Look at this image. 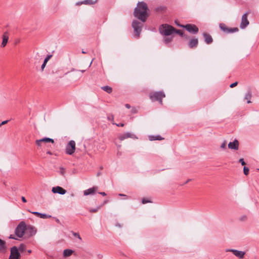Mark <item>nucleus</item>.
I'll use <instances>...</instances> for the list:
<instances>
[{"instance_id":"obj_1","label":"nucleus","mask_w":259,"mask_h":259,"mask_svg":"<svg viewBox=\"0 0 259 259\" xmlns=\"http://www.w3.org/2000/svg\"><path fill=\"white\" fill-rule=\"evenodd\" d=\"M149 9L147 5L144 2H138L135 8L133 15L142 22H145L149 17Z\"/></svg>"},{"instance_id":"obj_2","label":"nucleus","mask_w":259,"mask_h":259,"mask_svg":"<svg viewBox=\"0 0 259 259\" xmlns=\"http://www.w3.org/2000/svg\"><path fill=\"white\" fill-rule=\"evenodd\" d=\"M159 30L161 34L168 36L174 33L175 28L171 25L164 24L160 26Z\"/></svg>"},{"instance_id":"obj_3","label":"nucleus","mask_w":259,"mask_h":259,"mask_svg":"<svg viewBox=\"0 0 259 259\" xmlns=\"http://www.w3.org/2000/svg\"><path fill=\"white\" fill-rule=\"evenodd\" d=\"M165 97V94L162 91L151 92L149 94V98L152 101H158L162 104V98Z\"/></svg>"},{"instance_id":"obj_4","label":"nucleus","mask_w":259,"mask_h":259,"mask_svg":"<svg viewBox=\"0 0 259 259\" xmlns=\"http://www.w3.org/2000/svg\"><path fill=\"white\" fill-rule=\"evenodd\" d=\"M26 230L27 227L26 224L24 222L21 221L16 228L15 233L17 237L21 238L24 235L25 231Z\"/></svg>"},{"instance_id":"obj_5","label":"nucleus","mask_w":259,"mask_h":259,"mask_svg":"<svg viewBox=\"0 0 259 259\" xmlns=\"http://www.w3.org/2000/svg\"><path fill=\"white\" fill-rule=\"evenodd\" d=\"M143 23L137 20H134L132 22V27L134 29L135 35L139 37L143 27Z\"/></svg>"},{"instance_id":"obj_6","label":"nucleus","mask_w":259,"mask_h":259,"mask_svg":"<svg viewBox=\"0 0 259 259\" xmlns=\"http://www.w3.org/2000/svg\"><path fill=\"white\" fill-rule=\"evenodd\" d=\"M177 25L181 27L185 28L189 32L194 34H197L199 31L198 28L194 24H188L185 25H183L177 24Z\"/></svg>"},{"instance_id":"obj_7","label":"nucleus","mask_w":259,"mask_h":259,"mask_svg":"<svg viewBox=\"0 0 259 259\" xmlns=\"http://www.w3.org/2000/svg\"><path fill=\"white\" fill-rule=\"evenodd\" d=\"M75 142L73 140H71L67 144L65 152L68 155H72L75 151Z\"/></svg>"},{"instance_id":"obj_8","label":"nucleus","mask_w":259,"mask_h":259,"mask_svg":"<svg viewBox=\"0 0 259 259\" xmlns=\"http://www.w3.org/2000/svg\"><path fill=\"white\" fill-rule=\"evenodd\" d=\"M20 253L18 248L14 246L11 248V253L9 259H20Z\"/></svg>"},{"instance_id":"obj_9","label":"nucleus","mask_w":259,"mask_h":259,"mask_svg":"<svg viewBox=\"0 0 259 259\" xmlns=\"http://www.w3.org/2000/svg\"><path fill=\"white\" fill-rule=\"evenodd\" d=\"M118 139L120 141H123L125 140V139L130 138L132 139H138L137 137L134 134H132L130 132H127L123 134H119L118 136Z\"/></svg>"},{"instance_id":"obj_10","label":"nucleus","mask_w":259,"mask_h":259,"mask_svg":"<svg viewBox=\"0 0 259 259\" xmlns=\"http://www.w3.org/2000/svg\"><path fill=\"white\" fill-rule=\"evenodd\" d=\"M226 251L232 252L236 256L239 258H243L244 256L245 252L244 251L238 250L234 249H227Z\"/></svg>"},{"instance_id":"obj_11","label":"nucleus","mask_w":259,"mask_h":259,"mask_svg":"<svg viewBox=\"0 0 259 259\" xmlns=\"http://www.w3.org/2000/svg\"><path fill=\"white\" fill-rule=\"evenodd\" d=\"M249 24V21L247 19V13H245L242 16L241 22L240 27L241 29H244Z\"/></svg>"},{"instance_id":"obj_12","label":"nucleus","mask_w":259,"mask_h":259,"mask_svg":"<svg viewBox=\"0 0 259 259\" xmlns=\"http://www.w3.org/2000/svg\"><path fill=\"white\" fill-rule=\"evenodd\" d=\"M52 191L53 193H57L64 195L66 193V190L60 186H56L52 188Z\"/></svg>"},{"instance_id":"obj_13","label":"nucleus","mask_w":259,"mask_h":259,"mask_svg":"<svg viewBox=\"0 0 259 259\" xmlns=\"http://www.w3.org/2000/svg\"><path fill=\"white\" fill-rule=\"evenodd\" d=\"M228 148L230 149L238 150L239 148V142L235 139L233 142L228 144Z\"/></svg>"},{"instance_id":"obj_14","label":"nucleus","mask_w":259,"mask_h":259,"mask_svg":"<svg viewBox=\"0 0 259 259\" xmlns=\"http://www.w3.org/2000/svg\"><path fill=\"white\" fill-rule=\"evenodd\" d=\"M203 36L204 38V41L207 44H210L212 42L213 39L210 34H207L206 32H204L203 33Z\"/></svg>"},{"instance_id":"obj_15","label":"nucleus","mask_w":259,"mask_h":259,"mask_svg":"<svg viewBox=\"0 0 259 259\" xmlns=\"http://www.w3.org/2000/svg\"><path fill=\"white\" fill-rule=\"evenodd\" d=\"M198 44V40L197 38H193L190 40L188 43L189 47L190 48H196Z\"/></svg>"},{"instance_id":"obj_16","label":"nucleus","mask_w":259,"mask_h":259,"mask_svg":"<svg viewBox=\"0 0 259 259\" xmlns=\"http://www.w3.org/2000/svg\"><path fill=\"white\" fill-rule=\"evenodd\" d=\"M97 189V187H93L84 191V195L87 196L90 194H93L95 193Z\"/></svg>"},{"instance_id":"obj_17","label":"nucleus","mask_w":259,"mask_h":259,"mask_svg":"<svg viewBox=\"0 0 259 259\" xmlns=\"http://www.w3.org/2000/svg\"><path fill=\"white\" fill-rule=\"evenodd\" d=\"M9 36H8V33L7 32H5L3 36V41L1 44L2 47H5L8 41Z\"/></svg>"},{"instance_id":"obj_18","label":"nucleus","mask_w":259,"mask_h":259,"mask_svg":"<svg viewBox=\"0 0 259 259\" xmlns=\"http://www.w3.org/2000/svg\"><path fill=\"white\" fill-rule=\"evenodd\" d=\"M30 212L31 213H32V214H34L41 219H48V218L51 217V215H49L46 213H40V212H38L37 211H32V212L30 211Z\"/></svg>"},{"instance_id":"obj_19","label":"nucleus","mask_w":259,"mask_h":259,"mask_svg":"<svg viewBox=\"0 0 259 259\" xmlns=\"http://www.w3.org/2000/svg\"><path fill=\"white\" fill-rule=\"evenodd\" d=\"M7 249L6 242L0 239V253L5 252Z\"/></svg>"},{"instance_id":"obj_20","label":"nucleus","mask_w":259,"mask_h":259,"mask_svg":"<svg viewBox=\"0 0 259 259\" xmlns=\"http://www.w3.org/2000/svg\"><path fill=\"white\" fill-rule=\"evenodd\" d=\"M252 97L251 91L250 90H248L244 97V100H247V103L249 104L251 103L250 99Z\"/></svg>"},{"instance_id":"obj_21","label":"nucleus","mask_w":259,"mask_h":259,"mask_svg":"<svg viewBox=\"0 0 259 259\" xmlns=\"http://www.w3.org/2000/svg\"><path fill=\"white\" fill-rule=\"evenodd\" d=\"M44 142H51L52 143H54V140L53 139L50 138H44L39 140H37V143L39 144V143H44Z\"/></svg>"},{"instance_id":"obj_22","label":"nucleus","mask_w":259,"mask_h":259,"mask_svg":"<svg viewBox=\"0 0 259 259\" xmlns=\"http://www.w3.org/2000/svg\"><path fill=\"white\" fill-rule=\"evenodd\" d=\"M149 139L150 141H155V140H161L164 139V138H162L160 135H150L149 136Z\"/></svg>"},{"instance_id":"obj_23","label":"nucleus","mask_w":259,"mask_h":259,"mask_svg":"<svg viewBox=\"0 0 259 259\" xmlns=\"http://www.w3.org/2000/svg\"><path fill=\"white\" fill-rule=\"evenodd\" d=\"M27 230H28L31 236L35 235L36 233V230L35 229V228L31 226H28L27 227Z\"/></svg>"},{"instance_id":"obj_24","label":"nucleus","mask_w":259,"mask_h":259,"mask_svg":"<svg viewBox=\"0 0 259 259\" xmlns=\"http://www.w3.org/2000/svg\"><path fill=\"white\" fill-rule=\"evenodd\" d=\"M73 250L69 249H66L63 251V255L64 256H69L72 254Z\"/></svg>"},{"instance_id":"obj_25","label":"nucleus","mask_w":259,"mask_h":259,"mask_svg":"<svg viewBox=\"0 0 259 259\" xmlns=\"http://www.w3.org/2000/svg\"><path fill=\"white\" fill-rule=\"evenodd\" d=\"M101 89L103 91L106 92L107 93H108L109 94L111 93L112 91V88L108 86V85L103 86V87H101Z\"/></svg>"},{"instance_id":"obj_26","label":"nucleus","mask_w":259,"mask_h":259,"mask_svg":"<svg viewBox=\"0 0 259 259\" xmlns=\"http://www.w3.org/2000/svg\"><path fill=\"white\" fill-rule=\"evenodd\" d=\"M97 0H84L82 4L85 5H93L97 2Z\"/></svg>"},{"instance_id":"obj_27","label":"nucleus","mask_w":259,"mask_h":259,"mask_svg":"<svg viewBox=\"0 0 259 259\" xmlns=\"http://www.w3.org/2000/svg\"><path fill=\"white\" fill-rule=\"evenodd\" d=\"M219 27L220 28V29L224 32L225 33H227V31H228V27H227L226 26V25L224 24V23H221L220 24V25H219Z\"/></svg>"},{"instance_id":"obj_28","label":"nucleus","mask_w":259,"mask_h":259,"mask_svg":"<svg viewBox=\"0 0 259 259\" xmlns=\"http://www.w3.org/2000/svg\"><path fill=\"white\" fill-rule=\"evenodd\" d=\"M239 29L237 27L228 28L226 33H234L238 31Z\"/></svg>"},{"instance_id":"obj_29","label":"nucleus","mask_w":259,"mask_h":259,"mask_svg":"<svg viewBox=\"0 0 259 259\" xmlns=\"http://www.w3.org/2000/svg\"><path fill=\"white\" fill-rule=\"evenodd\" d=\"M174 32L177 33V34H178L179 35H180L182 37H184L185 38H187V37L184 34V33L183 32V31L181 30H179V29L178 30V29H175V30L174 31Z\"/></svg>"},{"instance_id":"obj_30","label":"nucleus","mask_w":259,"mask_h":259,"mask_svg":"<svg viewBox=\"0 0 259 259\" xmlns=\"http://www.w3.org/2000/svg\"><path fill=\"white\" fill-rule=\"evenodd\" d=\"M238 220L240 222H245L247 220V216L246 214L241 215L239 218Z\"/></svg>"},{"instance_id":"obj_31","label":"nucleus","mask_w":259,"mask_h":259,"mask_svg":"<svg viewBox=\"0 0 259 259\" xmlns=\"http://www.w3.org/2000/svg\"><path fill=\"white\" fill-rule=\"evenodd\" d=\"M18 251L21 252L24 251L26 249V246L23 244H21L18 248Z\"/></svg>"},{"instance_id":"obj_32","label":"nucleus","mask_w":259,"mask_h":259,"mask_svg":"<svg viewBox=\"0 0 259 259\" xmlns=\"http://www.w3.org/2000/svg\"><path fill=\"white\" fill-rule=\"evenodd\" d=\"M101 206H98L95 208H90L89 209L90 212H96L98 211V210L100 208Z\"/></svg>"},{"instance_id":"obj_33","label":"nucleus","mask_w":259,"mask_h":259,"mask_svg":"<svg viewBox=\"0 0 259 259\" xmlns=\"http://www.w3.org/2000/svg\"><path fill=\"white\" fill-rule=\"evenodd\" d=\"M249 168L246 166H244L243 167V172L245 175L247 176L249 173Z\"/></svg>"},{"instance_id":"obj_34","label":"nucleus","mask_w":259,"mask_h":259,"mask_svg":"<svg viewBox=\"0 0 259 259\" xmlns=\"http://www.w3.org/2000/svg\"><path fill=\"white\" fill-rule=\"evenodd\" d=\"M52 57V55H47V56L45 58V59L44 61L45 63H47L48 62V61Z\"/></svg>"},{"instance_id":"obj_35","label":"nucleus","mask_w":259,"mask_h":259,"mask_svg":"<svg viewBox=\"0 0 259 259\" xmlns=\"http://www.w3.org/2000/svg\"><path fill=\"white\" fill-rule=\"evenodd\" d=\"M172 40V38L170 37H165L164 39V42L166 44H168Z\"/></svg>"},{"instance_id":"obj_36","label":"nucleus","mask_w":259,"mask_h":259,"mask_svg":"<svg viewBox=\"0 0 259 259\" xmlns=\"http://www.w3.org/2000/svg\"><path fill=\"white\" fill-rule=\"evenodd\" d=\"M220 147L223 149H226V142L225 141L222 144Z\"/></svg>"},{"instance_id":"obj_37","label":"nucleus","mask_w":259,"mask_h":259,"mask_svg":"<svg viewBox=\"0 0 259 259\" xmlns=\"http://www.w3.org/2000/svg\"><path fill=\"white\" fill-rule=\"evenodd\" d=\"M151 201L146 198H143L142 200V202L143 204H145L148 202H150Z\"/></svg>"},{"instance_id":"obj_38","label":"nucleus","mask_w":259,"mask_h":259,"mask_svg":"<svg viewBox=\"0 0 259 259\" xmlns=\"http://www.w3.org/2000/svg\"><path fill=\"white\" fill-rule=\"evenodd\" d=\"M73 235L74 236L76 237L77 238H78L79 240H81V238L77 233H73Z\"/></svg>"},{"instance_id":"obj_39","label":"nucleus","mask_w":259,"mask_h":259,"mask_svg":"<svg viewBox=\"0 0 259 259\" xmlns=\"http://www.w3.org/2000/svg\"><path fill=\"white\" fill-rule=\"evenodd\" d=\"M237 84H238V82L236 81V82H234V83H233L231 84L230 85V87L231 88H234V87H236Z\"/></svg>"},{"instance_id":"obj_40","label":"nucleus","mask_w":259,"mask_h":259,"mask_svg":"<svg viewBox=\"0 0 259 259\" xmlns=\"http://www.w3.org/2000/svg\"><path fill=\"white\" fill-rule=\"evenodd\" d=\"M239 162L241 163L242 165H244L245 164V162L244 161V159L243 158H240L239 160Z\"/></svg>"},{"instance_id":"obj_41","label":"nucleus","mask_w":259,"mask_h":259,"mask_svg":"<svg viewBox=\"0 0 259 259\" xmlns=\"http://www.w3.org/2000/svg\"><path fill=\"white\" fill-rule=\"evenodd\" d=\"M108 119L109 120H111V121H113V119H114V117H113V115H111L110 116H108V117H107Z\"/></svg>"},{"instance_id":"obj_42","label":"nucleus","mask_w":259,"mask_h":259,"mask_svg":"<svg viewBox=\"0 0 259 259\" xmlns=\"http://www.w3.org/2000/svg\"><path fill=\"white\" fill-rule=\"evenodd\" d=\"M46 64L47 63H45L44 62H43L41 66V69L42 70H43L45 68V66L46 65Z\"/></svg>"},{"instance_id":"obj_43","label":"nucleus","mask_w":259,"mask_h":259,"mask_svg":"<svg viewBox=\"0 0 259 259\" xmlns=\"http://www.w3.org/2000/svg\"><path fill=\"white\" fill-rule=\"evenodd\" d=\"M8 121H9L8 120H5V121H3L2 123H1V125H4V124L7 123Z\"/></svg>"},{"instance_id":"obj_44","label":"nucleus","mask_w":259,"mask_h":259,"mask_svg":"<svg viewBox=\"0 0 259 259\" xmlns=\"http://www.w3.org/2000/svg\"><path fill=\"white\" fill-rule=\"evenodd\" d=\"M21 199H22V201L23 202H24V203H25V202H27L26 199H25V198L24 196H22V197H21Z\"/></svg>"},{"instance_id":"obj_45","label":"nucleus","mask_w":259,"mask_h":259,"mask_svg":"<svg viewBox=\"0 0 259 259\" xmlns=\"http://www.w3.org/2000/svg\"><path fill=\"white\" fill-rule=\"evenodd\" d=\"M116 126H121L123 127L124 126V124L122 123H119V124H116Z\"/></svg>"},{"instance_id":"obj_46","label":"nucleus","mask_w":259,"mask_h":259,"mask_svg":"<svg viewBox=\"0 0 259 259\" xmlns=\"http://www.w3.org/2000/svg\"><path fill=\"white\" fill-rule=\"evenodd\" d=\"M64 172V169L63 167L61 168V174L63 175Z\"/></svg>"},{"instance_id":"obj_47","label":"nucleus","mask_w":259,"mask_h":259,"mask_svg":"<svg viewBox=\"0 0 259 259\" xmlns=\"http://www.w3.org/2000/svg\"><path fill=\"white\" fill-rule=\"evenodd\" d=\"M125 107H126V108H128V109H130V108H131V106H130V104H126L125 105Z\"/></svg>"},{"instance_id":"obj_48","label":"nucleus","mask_w":259,"mask_h":259,"mask_svg":"<svg viewBox=\"0 0 259 259\" xmlns=\"http://www.w3.org/2000/svg\"><path fill=\"white\" fill-rule=\"evenodd\" d=\"M42 143H39V144L37 143V140L36 141V145L40 147V146H41V144H42Z\"/></svg>"},{"instance_id":"obj_49","label":"nucleus","mask_w":259,"mask_h":259,"mask_svg":"<svg viewBox=\"0 0 259 259\" xmlns=\"http://www.w3.org/2000/svg\"><path fill=\"white\" fill-rule=\"evenodd\" d=\"M99 193L100 194L102 195V196H104L106 195V194L105 192H99Z\"/></svg>"},{"instance_id":"obj_50","label":"nucleus","mask_w":259,"mask_h":259,"mask_svg":"<svg viewBox=\"0 0 259 259\" xmlns=\"http://www.w3.org/2000/svg\"><path fill=\"white\" fill-rule=\"evenodd\" d=\"M9 238L10 239H16L13 235H11L10 236H9Z\"/></svg>"},{"instance_id":"obj_51","label":"nucleus","mask_w":259,"mask_h":259,"mask_svg":"<svg viewBox=\"0 0 259 259\" xmlns=\"http://www.w3.org/2000/svg\"><path fill=\"white\" fill-rule=\"evenodd\" d=\"M108 202V200H105V201H104V202H103V204L101 206H102L103 205H104V204H105L107 203Z\"/></svg>"},{"instance_id":"obj_52","label":"nucleus","mask_w":259,"mask_h":259,"mask_svg":"<svg viewBox=\"0 0 259 259\" xmlns=\"http://www.w3.org/2000/svg\"><path fill=\"white\" fill-rule=\"evenodd\" d=\"M119 196H125V197H126V195L122 194H119Z\"/></svg>"},{"instance_id":"obj_53","label":"nucleus","mask_w":259,"mask_h":259,"mask_svg":"<svg viewBox=\"0 0 259 259\" xmlns=\"http://www.w3.org/2000/svg\"><path fill=\"white\" fill-rule=\"evenodd\" d=\"M191 181V179H188L187 180V181L185 182V184H187V183H188L189 182H190Z\"/></svg>"},{"instance_id":"obj_54","label":"nucleus","mask_w":259,"mask_h":259,"mask_svg":"<svg viewBox=\"0 0 259 259\" xmlns=\"http://www.w3.org/2000/svg\"><path fill=\"white\" fill-rule=\"evenodd\" d=\"M79 71H80V72H82V73H83V72H85V70H79Z\"/></svg>"},{"instance_id":"obj_55","label":"nucleus","mask_w":259,"mask_h":259,"mask_svg":"<svg viewBox=\"0 0 259 259\" xmlns=\"http://www.w3.org/2000/svg\"><path fill=\"white\" fill-rule=\"evenodd\" d=\"M27 252L28 253H30L31 252V250H28Z\"/></svg>"},{"instance_id":"obj_56","label":"nucleus","mask_w":259,"mask_h":259,"mask_svg":"<svg viewBox=\"0 0 259 259\" xmlns=\"http://www.w3.org/2000/svg\"><path fill=\"white\" fill-rule=\"evenodd\" d=\"M71 197H74V194L73 193H71Z\"/></svg>"},{"instance_id":"obj_57","label":"nucleus","mask_w":259,"mask_h":259,"mask_svg":"<svg viewBox=\"0 0 259 259\" xmlns=\"http://www.w3.org/2000/svg\"><path fill=\"white\" fill-rule=\"evenodd\" d=\"M82 53H83V54H85V53H86V52H85V51H82Z\"/></svg>"},{"instance_id":"obj_58","label":"nucleus","mask_w":259,"mask_h":259,"mask_svg":"<svg viewBox=\"0 0 259 259\" xmlns=\"http://www.w3.org/2000/svg\"><path fill=\"white\" fill-rule=\"evenodd\" d=\"M56 222H58V223H59V222H60V221H59V219H57L56 220Z\"/></svg>"},{"instance_id":"obj_59","label":"nucleus","mask_w":259,"mask_h":259,"mask_svg":"<svg viewBox=\"0 0 259 259\" xmlns=\"http://www.w3.org/2000/svg\"><path fill=\"white\" fill-rule=\"evenodd\" d=\"M92 62H93V60L91 61V63L90 64V66H90L91 65V64L92 63Z\"/></svg>"},{"instance_id":"obj_60","label":"nucleus","mask_w":259,"mask_h":259,"mask_svg":"<svg viewBox=\"0 0 259 259\" xmlns=\"http://www.w3.org/2000/svg\"><path fill=\"white\" fill-rule=\"evenodd\" d=\"M117 226H119V227H120V225H117Z\"/></svg>"}]
</instances>
